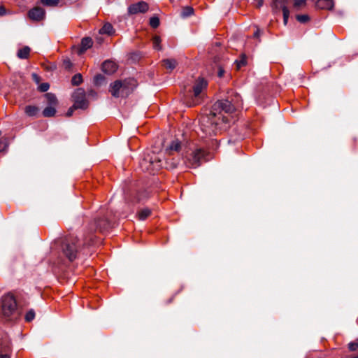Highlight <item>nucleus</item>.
<instances>
[{
    "label": "nucleus",
    "instance_id": "37998d69",
    "mask_svg": "<svg viewBox=\"0 0 358 358\" xmlns=\"http://www.w3.org/2000/svg\"><path fill=\"white\" fill-rule=\"evenodd\" d=\"M254 36L257 38L259 36V30L257 29V31L254 33Z\"/></svg>",
    "mask_w": 358,
    "mask_h": 358
},
{
    "label": "nucleus",
    "instance_id": "4468645a",
    "mask_svg": "<svg viewBox=\"0 0 358 358\" xmlns=\"http://www.w3.org/2000/svg\"><path fill=\"white\" fill-rule=\"evenodd\" d=\"M93 42L91 38L86 37L83 38L81 41L80 48L79 50V54H83L87 49L92 46Z\"/></svg>",
    "mask_w": 358,
    "mask_h": 358
},
{
    "label": "nucleus",
    "instance_id": "c756f323",
    "mask_svg": "<svg viewBox=\"0 0 358 358\" xmlns=\"http://www.w3.org/2000/svg\"><path fill=\"white\" fill-rule=\"evenodd\" d=\"M150 24L153 28H157L159 25V20L157 17H152L150 20Z\"/></svg>",
    "mask_w": 358,
    "mask_h": 358
},
{
    "label": "nucleus",
    "instance_id": "ddd939ff",
    "mask_svg": "<svg viewBox=\"0 0 358 358\" xmlns=\"http://www.w3.org/2000/svg\"><path fill=\"white\" fill-rule=\"evenodd\" d=\"M334 1L332 0H317L315 6L320 9L330 10L334 7Z\"/></svg>",
    "mask_w": 358,
    "mask_h": 358
},
{
    "label": "nucleus",
    "instance_id": "2f4dec72",
    "mask_svg": "<svg viewBox=\"0 0 358 358\" xmlns=\"http://www.w3.org/2000/svg\"><path fill=\"white\" fill-rule=\"evenodd\" d=\"M50 88V85L48 83H43L38 86V90L42 92H47Z\"/></svg>",
    "mask_w": 358,
    "mask_h": 358
},
{
    "label": "nucleus",
    "instance_id": "aec40b11",
    "mask_svg": "<svg viewBox=\"0 0 358 358\" xmlns=\"http://www.w3.org/2000/svg\"><path fill=\"white\" fill-rule=\"evenodd\" d=\"M38 112V108L34 106H27L25 108V113L29 116H35Z\"/></svg>",
    "mask_w": 358,
    "mask_h": 358
},
{
    "label": "nucleus",
    "instance_id": "58836bf2",
    "mask_svg": "<svg viewBox=\"0 0 358 358\" xmlns=\"http://www.w3.org/2000/svg\"><path fill=\"white\" fill-rule=\"evenodd\" d=\"M103 79V76L101 75H98L95 77V83L96 84H99L100 80Z\"/></svg>",
    "mask_w": 358,
    "mask_h": 358
},
{
    "label": "nucleus",
    "instance_id": "f8f14e48",
    "mask_svg": "<svg viewBox=\"0 0 358 358\" xmlns=\"http://www.w3.org/2000/svg\"><path fill=\"white\" fill-rule=\"evenodd\" d=\"M117 66L115 62L111 60H107L102 64V70L104 73L112 74L116 71Z\"/></svg>",
    "mask_w": 358,
    "mask_h": 358
},
{
    "label": "nucleus",
    "instance_id": "473e14b6",
    "mask_svg": "<svg viewBox=\"0 0 358 358\" xmlns=\"http://www.w3.org/2000/svg\"><path fill=\"white\" fill-rule=\"evenodd\" d=\"M349 349L352 351H355L358 349V340L355 342L349 343Z\"/></svg>",
    "mask_w": 358,
    "mask_h": 358
},
{
    "label": "nucleus",
    "instance_id": "72a5a7b5",
    "mask_svg": "<svg viewBox=\"0 0 358 358\" xmlns=\"http://www.w3.org/2000/svg\"><path fill=\"white\" fill-rule=\"evenodd\" d=\"M246 63L245 59H242L240 61H236V69H240Z\"/></svg>",
    "mask_w": 358,
    "mask_h": 358
},
{
    "label": "nucleus",
    "instance_id": "5701e85b",
    "mask_svg": "<svg viewBox=\"0 0 358 358\" xmlns=\"http://www.w3.org/2000/svg\"><path fill=\"white\" fill-rule=\"evenodd\" d=\"M96 228L99 229L101 231L107 230L110 227V223L108 221L99 220L96 222Z\"/></svg>",
    "mask_w": 358,
    "mask_h": 358
},
{
    "label": "nucleus",
    "instance_id": "a19ab883",
    "mask_svg": "<svg viewBox=\"0 0 358 358\" xmlns=\"http://www.w3.org/2000/svg\"><path fill=\"white\" fill-rule=\"evenodd\" d=\"M64 64H65L66 68H69L71 66V62H70L69 59L65 60L64 61Z\"/></svg>",
    "mask_w": 358,
    "mask_h": 358
},
{
    "label": "nucleus",
    "instance_id": "f257e3e1",
    "mask_svg": "<svg viewBox=\"0 0 358 358\" xmlns=\"http://www.w3.org/2000/svg\"><path fill=\"white\" fill-rule=\"evenodd\" d=\"M242 106V99L239 94H235L231 100H219L211 108L208 115L202 116L200 120V129L207 136L216 134L223 125L229 122L228 117L224 114H231Z\"/></svg>",
    "mask_w": 358,
    "mask_h": 358
},
{
    "label": "nucleus",
    "instance_id": "9d476101",
    "mask_svg": "<svg viewBox=\"0 0 358 358\" xmlns=\"http://www.w3.org/2000/svg\"><path fill=\"white\" fill-rule=\"evenodd\" d=\"M148 4L146 2L139 1L136 3H133L129 6L128 13L129 15L145 13L148 11Z\"/></svg>",
    "mask_w": 358,
    "mask_h": 358
},
{
    "label": "nucleus",
    "instance_id": "2eb2a0df",
    "mask_svg": "<svg viewBox=\"0 0 358 358\" xmlns=\"http://www.w3.org/2000/svg\"><path fill=\"white\" fill-rule=\"evenodd\" d=\"M181 149V145L178 140H174L166 149L169 155H173L174 152H178Z\"/></svg>",
    "mask_w": 358,
    "mask_h": 358
},
{
    "label": "nucleus",
    "instance_id": "cd10ccee",
    "mask_svg": "<svg viewBox=\"0 0 358 358\" xmlns=\"http://www.w3.org/2000/svg\"><path fill=\"white\" fill-rule=\"evenodd\" d=\"M83 81L82 76L80 74L75 75L72 78V84L73 85H79Z\"/></svg>",
    "mask_w": 358,
    "mask_h": 358
},
{
    "label": "nucleus",
    "instance_id": "bb28decb",
    "mask_svg": "<svg viewBox=\"0 0 358 358\" xmlns=\"http://www.w3.org/2000/svg\"><path fill=\"white\" fill-rule=\"evenodd\" d=\"M160 43H161V38H160L159 36H155L152 38V45H153V48L155 49H156V50H160L161 49Z\"/></svg>",
    "mask_w": 358,
    "mask_h": 358
},
{
    "label": "nucleus",
    "instance_id": "1a4fd4ad",
    "mask_svg": "<svg viewBox=\"0 0 358 358\" xmlns=\"http://www.w3.org/2000/svg\"><path fill=\"white\" fill-rule=\"evenodd\" d=\"M73 98L74 100L73 107L75 108L85 109L87 106V101L85 99V91L83 89L76 90L73 94Z\"/></svg>",
    "mask_w": 358,
    "mask_h": 358
},
{
    "label": "nucleus",
    "instance_id": "a211bd4d",
    "mask_svg": "<svg viewBox=\"0 0 358 358\" xmlns=\"http://www.w3.org/2000/svg\"><path fill=\"white\" fill-rule=\"evenodd\" d=\"M45 96L46 98L47 103L50 106H55L57 104V99L55 94L52 93H47Z\"/></svg>",
    "mask_w": 358,
    "mask_h": 358
},
{
    "label": "nucleus",
    "instance_id": "dca6fc26",
    "mask_svg": "<svg viewBox=\"0 0 358 358\" xmlns=\"http://www.w3.org/2000/svg\"><path fill=\"white\" fill-rule=\"evenodd\" d=\"M163 66L169 71L173 70L176 65L177 62L173 59H166L162 61Z\"/></svg>",
    "mask_w": 358,
    "mask_h": 358
},
{
    "label": "nucleus",
    "instance_id": "9b49d317",
    "mask_svg": "<svg viewBox=\"0 0 358 358\" xmlns=\"http://www.w3.org/2000/svg\"><path fill=\"white\" fill-rule=\"evenodd\" d=\"M45 11L41 7H34L28 12L29 17L34 21H41L45 18Z\"/></svg>",
    "mask_w": 358,
    "mask_h": 358
},
{
    "label": "nucleus",
    "instance_id": "79ce46f5",
    "mask_svg": "<svg viewBox=\"0 0 358 358\" xmlns=\"http://www.w3.org/2000/svg\"><path fill=\"white\" fill-rule=\"evenodd\" d=\"M263 5V1L262 0H258L257 3V7L259 8Z\"/></svg>",
    "mask_w": 358,
    "mask_h": 358
},
{
    "label": "nucleus",
    "instance_id": "b1692460",
    "mask_svg": "<svg viewBox=\"0 0 358 358\" xmlns=\"http://www.w3.org/2000/svg\"><path fill=\"white\" fill-rule=\"evenodd\" d=\"M113 31V27L110 23L105 24L100 29L101 34H111Z\"/></svg>",
    "mask_w": 358,
    "mask_h": 358
},
{
    "label": "nucleus",
    "instance_id": "c85d7f7f",
    "mask_svg": "<svg viewBox=\"0 0 358 358\" xmlns=\"http://www.w3.org/2000/svg\"><path fill=\"white\" fill-rule=\"evenodd\" d=\"M35 317V312L34 310H29L25 315V320L27 322L32 321Z\"/></svg>",
    "mask_w": 358,
    "mask_h": 358
},
{
    "label": "nucleus",
    "instance_id": "c9c22d12",
    "mask_svg": "<svg viewBox=\"0 0 358 358\" xmlns=\"http://www.w3.org/2000/svg\"><path fill=\"white\" fill-rule=\"evenodd\" d=\"M306 0H294V6L296 8L301 7L306 3Z\"/></svg>",
    "mask_w": 358,
    "mask_h": 358
},
{
    "label": "nucleus",
    "instance_id": "0eeeda50",
    "mask_svg": "<svg viewBox=\"0 0 358 358\" xmlns=\"http://www.w3.org/2000/svg\"><path fill=\"white\" fill-rule=\"evenodd\" d=\"M77 241L75 238L66 240L62 245V250L69 261H73L76 258L78 248L76 245Z\"/></svg>",
    "mask_w": 358,
    "mask_h": 358
},
{
    "label": "nucleus",
    "instance_id": "7c9ffc66",
    "mask_svg": "<svg viewBox=\"0 0 358 358\" xmlns=\"http://www.w3.org/2000/svg\"><path fill=\"white\" fill-rule=\"evenodd\" d=\"M296 19L299 22L305 23L308 21L309 17L307 15H298Z\"/></svg>",
    "mask_w": 358,
    "mask_h": 358
},
{
    "label": "nucleus",
    "instance_id": "49530a36",
    "mask_svg": "<svg viewBox=\"0 0 358 358\" xmlns=\"http://www.w3.org/2000/svg\"><path fill=\"white\" fill-rule=\"evenodd\" d=\"M355 358H358V357H355Z\"/></svg>",
    "mask_w": 358,
    "mask_h": 358
},
{
    "label": "nucleus",
    "instance_id": "4c0bfd02",
    "mask_svg": "<svg viewBox=\"0 0 358 358\" xmlns=\"http://www.w3.org/2000/svg\"><path fill=\"white\" fill-rule=\"evenodd\" d=\"M74 109H76V108L73 107V106L72 107H71V108L68 110V111H67V113H66V116H68V117L71 116V115H73V113Z\"/></svg>",
    "mask_w": 358,
    "mask_h": 358
},
{
    "label": "nucleus",
    "instance_id": "ea45409f",
    "mask_svg": "<svg viewBox=\"0 0 358 358\" xmlns=\"http://www.w3.org/2000/svg\"><path fill=\"white\" fill-rule=\"evenodd\" d=\"M32 77H33L34 80L36 83H39L40 78H39V77H38L36 73H33V74H32Z\"/></svg>",
    "mask_w": 358,
    "mask_h": 358
},
{
    "label": "nucleus",
    "instance_id": "f704fd0d",
    "mask_svg": "<svg viewBox=\"0 0 358 358\" xmlns=\"http://www.w3.org/2000/svg\"><path fill=\"white\" fill-rule=\"evenodd\" d=\"M7 146H8V145H7L6 141L5 140L1 139L0 140V152L4 151L6 149Z\"/></svg>",
    "mask_w": 358,
    "mask_h": 358
},
{
    "label": "nucleus",
    "instance_id": "6ab92c4d",
    "mask_svg": "<svg viewBox=\"0 0 358 358\" xmlns=\"http://www.w3.org/2000/svg\"><path fill=\"white\" fill-rule=\"evenodd\" d=\"M56 113L55 106H48L43 111V115L46 117H53Z\"/></svg>",
    "mask_w": 358,
    "mask_h": 358
},
{
    "label": "nucleus",
    "instance_id": "f03ea898",
    "mask_svg": "<svg viewBox=\"0 0 358 358\" xmlns=\"http://www.w3.org/2000/svg\"><path fill=\"white\" fill-rule=\"evenodd\" d=\"M0 313L2 317L8 321H13L18 318L20 315V309L13 294L8 293L1 297Z\"/></svg>",
    "mask_w": 358,
    "mask_h": 358
},
{
    "label": "nucleus",
    "instance_id": "393cba45",
    "mask_svg": "<svg viewBox=\"0 0 358 358\" xmlns=\"http://www.w3.org/2000/svg\"><path fill=\"white\" fill-rule=\"evenodd\" d=\"M41 3L46 6H56L59 2V0H40Z\"/></svg>",
    "mask_w": 358,
    "mask_h": 358
},
{
    "label": "nucleus",
    "instance_id": "39448f33",
    "mask_svg": "<svg viewBox=\"0 0 358 358\" xmlns=\"http://www.w3.org/2000/svg\"><path fill=\"white\" fill-rule=\"evenodd\" d=\"M163 166L164 162L161 155L155 152L145 154L140 162V166L143 171H148L153 174L162 168Z\"/></svg>",
    "mask_w": 358,
    "mask_h": 358
},
{
    "label": "nucleus",
    "instance_id": "7ed1b4c3",
    "mask_svg": "<svg viewBox=\"0 0 358 358\" xmlns=\"http://www.w3.org/2000/svg\"><path fill=\"white\" fill-rule=\"evenodd\" d=\"M208 82L203 78L196 79L192 86V90L189 92V98L185 99L188 106H193L201 103L206 95Z\"/></svg>",
    "mask_w": 358,
    "mask_h": 358
},
{
    "label": "nucleus",
    "instance_id": "a18cd8bd",
    "mask_svg": "<svg viewBox=\"0 0 358 358\" xmlns=\"http://www.w3.org/2000/svg\"><path fill=\"white\" fill-rule=\"evenodd\" d=\"M178 163H175L173 167L177 166Z\"/></svg>",
    "mask_w": 358,
    "mask_h": 358
},
{
    "label": "nucleus",
    "instance_id": "6e6552de",
    "mask_svg": "<svg viewBox=\"0 0 358 358\" xmlns=\"http://www.w3.org/2000/svg\"><path fill=\"white\" fill-rule=\"evenodd\" d=\"M288 3V0H273L271 6L273 11L275 13L282 11L283 20L285 24L287 23L289 16V10L287 8Z\"/></svg>",
    "mask_w": 358,
    "mask_h": 358
},
{
    "label": "nucleus",
    "instance_id": "412c9836",
    "mask_svg": "<svg viewBox=\"0 0 358 358\" xmlns=\"http://www.w3.org/2000/svg\"><path fill=\"white\" fill-rule=\"evenodd\" d=\"M10 346L8 343H4L1 344L0 347V352H5V354H0V358H10V357L7 355V352L9 350Z\"/></svg>",
    "mask_w": 358,
    "mask_h": 358
},
{
    "label": "nucleus",
    "instance_id": "c03bdc74",
    "mask_svg": "<svg viewBox=\"0 0 358 358\" xmlns=\"http://www.w3.org/2000/svg\"><path fill=\"white\" fill-rule=\"evenodd\" d=\"M223 73H224V71L222 69H220L219 70V72H218V76L219 77H222L223 76Z\"/></svg>",
    "mask_w": 358,
    "mask_h": 358
},
{
    "label": "nucleus",
    "instance_id": "4be33fe9",
    "mask_svg": "<svg viewBox=\"0 0 358 358\" xmlns=\"http://www.w3.org/2000/svg\"><path fill=\"white\" fill-rule=\"evenodd\" d=\"M151 215V210L148 208H143L138 212L139 220H144Z\"/></svg>",
    "mask_w": 358,
    "mask_h": 358
},
{
    "label": "nucleus",
    "instance_id": "a878e982",
    "mask_svg": "<svg viewBox=\"0 0 358 358\" xmlns=\"http://www.w3.org/2000/svg\"><path fill=\"white\" fill-rule=\"evenodd\" d=\"M194 10L192 7L187 6L182 9L181 15L184 17H189L193 14Z\"/></svg>",
    "mask_w": 358,
    "mask_h": 358
},
{
    "label": "nucleus",
    "instance_id": "423d86ee",
    "mask_svg": "<svg viewBox=\"0 0 358 358\" xmlns=\"http://www.w3.org/2000/svg\"><path fill=\"white\" fill-rule=\"evenodd\" d=\"M208 152L201 149L196 148L192 150L189 153L187 152L186 155L183 158L184 164L190 168H196L200 166V164L208 160L207 159Z\"/></svg>",
    "mask_w": 358,
    "mask_h": 358
},
{
    "label": "nucleus",
    "instance_id": "e433bc0d",
    "mask_svg": "<svg viewBox=\"0 0 358 358\" xmlns=\"http://www.w3.org/2000/svg\"><path fill=\"white\" fill-rule=\"evenodd\" d=\"M8 13L3 6H0V16H4Z\"/></svg>",
    "mask_w": 358,
    "mask_h": 358
},
{
    "label": "nucleus",
    "instance_id": "f3484780",
    "mask_svg": "<svg viewBox=\"0 0 358 358\" xmlns=\"http://www.w3.org/2000/svg\"><path fill=\"white\" fill-rule=\"evenodd\" d=\"M29 53L30 48L28 46H25L17 51V55L20 59H27Z\"/></svg>",
    "mask_w": 358,
    "mask_h": 358
},
{
    "label": "nucleus",
    "instance_id": "20e7f679",
    "mask_svg": "<svg viewBox=\"0 0 358 358\" xmlns=\"http://www.w3.org/2000/svg\"><path fill=\"white\" fill-rule=\"evenodd\" d=\"M136 86V81L133 78L116 80L110 84V92L115 97H126L130 94Z\"/></svg>",
    "mask_w": 358,
    "mask_h": 358
}]
</instances>
